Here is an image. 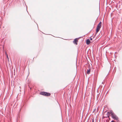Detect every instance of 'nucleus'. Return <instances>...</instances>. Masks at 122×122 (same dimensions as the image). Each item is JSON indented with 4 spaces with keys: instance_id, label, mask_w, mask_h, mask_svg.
<instances>
[{
    "instance_id": "nucleus-1",
    "label": "nucleus",
    "mask_w": 122,
    "mask_h": 122,
    "mask_svg": "<svg viewBox=\"0 0 122 122\" xmlns=\"http://www.w3.org/2000/svg\"><path fill=\"white\" fill-rule=\"evenodd\" d=\"M108 115L111 114L112 117L117 121H119V118L112 111H110V112H108L107 113Z\"/></svg>"
},
{
    "instance_id": "nucleus-2",
    "label": "nucleus",
    "mask_w": 122,
    "mask_h": 122,
    "mask_svg": "<svg viewBox=\"0 0 122 122\" xmlns=\"http://www.w3.org/2000/svg\"><path fill=\"white\" fill-rule=\"evenodd\" d=\"M102 26V22H100L98 24L97 26V28L96 30V33H97L99 31L100 29Z\"/></svg>"
},
{
    "instance_id": "nucleus-3",
    "label": "nucleus",
    "mask_w": 122,
    "mask_h": 122,
    "mask_svg": "<svg viewBox=\"0 0 122 122\" xmlns=\"http://www.w3.org/2000/svg\"><path fill=\"white\" fill-rule=\"evenodd\" d=\"M40 94L46 96H49L51 95L50 93L45 92H40Z\"/></svg>"
},
{
    "instance_id": "nucleus-4",
    "label": "nucleus",
    "mask_w": 122,
    "mask_h": 122,
    "mask_svg": "<svg viewBox=\"0 0 122 122\" xmlns=\"http://www.w3.org/2000/svg\"><path fill=\"white\" fill-rule=\"evenodd\" d=\"M78 38H76L73 41V43L76 44L77 45V42H78Z\"/></svg>"
},
{
    "instance_id": "nucleus-5",
    "label": "nucleus",
    "mask_w": 122,
    "mask_h": 122,
    "mask_svg": "<svg viewBox=\"0 0 122 122\" xmlns=\"http://www.w3.org/2000/svg\"><path fill=\"white\" fill-rule=\"evenodd\" d=\"M86 43L87 45H89L90 44V41L89 39H87L86 41Z\"/></svg>"
},
{
    "instance_id": "nucleus-6",
    "label": "nucleus",
    "mask_w": 122,
    "mask_h": 122,
    "mask_svg": "<svg viewBox=\"0 0 122 122\" xmlns=\"http://www.w3.org/2000/svg\"><path fill=\"white\" fill-rule=\"evenodd\" d=\"M90 71H91V70L90 69H89L87 70V73L88 74H89L90 73Z\"/></svg>"
},
{
    "instance_id": "nucleus-7",
    "label": "nucleus",
    "mask_w": 122,
    "mask_h": 122,
    "mask_svg": "<svg viewBox=\"0 0 122 122\" xmlns=\"http://www.w3.org/2000/svg\"><path fill=\"white\" fill-rule=\"evenodd\" d=\"M5 54H6V57H7V58L8 59V61H9V58H8V55H7V53L6 52L5 53Z\"/></svg>"
},
{
    "instance_id": "nucleus-8",
    "label": "nucleus",
    "mask_w": 122,
    "mask_h": 122,
    "mask_svg": "<svg viewBox=\"0 0 122 122\" xmlns=\"http://www.w3.org/2000/svg\"><path fill=\"white\" fill-rule=\"evenodd\" d=\"M92 39H93V38H92V37H91L90 38V39L91 40H92Z\"/></svg>"
},
{
    "instance_id": "nucleus-9",
    "label": "nucleus",
    "mask_w": 122,
    "mask_h": 122,
    "mask_svg": "<svg viewBox=\"0 0 122 122\" xmlns=\"http://www.w3.org/2000/svg\"><path fill=\"white\" fill-rule=\"evenodd\" d=\"M92 122H94L93 119H92Z\"/></svg>"
},
{
    "instance_id": "nucleus-10",
    "label": "nucleus",
    "mask_w": 122,
    "mask_h": 122,
    "mask_svg": "<svg viewBox=\"0 0 122 122\" xmlns=\"http://www.w3.org/2000/svg\"><path fill=\"white\" fill-rule=\"evenodd\" d=\"M111 122H114V121H112Z\"/></svg>"
}]
</instances>
